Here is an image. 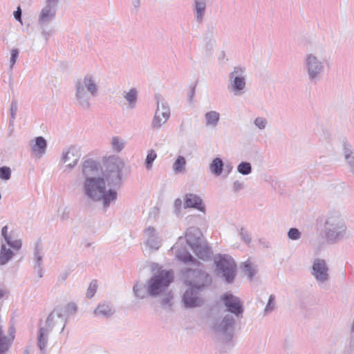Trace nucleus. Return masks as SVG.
Here are the masks:
<instances>
[{
	"mask_svg": "<svg viewBox=\"0 0 354 354\" xmlns=\"http://www.w3.org/2000/svg\"><path fill=\"white\" fill-rule=\"evenodd\" d=\"M100 176L97 178H87L83 183L84 195L93 202H102L104 209H107L110 205L118 199V192L115 189H106V183Z\"/></svg>",
	"mask_w": 354,
	"mask_h": 354,
	"instance_id": "1",
	"label": "nucleus"
},
{
	"mask_svg": "<svg viewBox=\"0 0 354 354\" xmlns=\"http://www.w3.org/2000/svg\"><path fill=\"white\" fill-rule=\"evenodd\" d=\"M99 86L92 74H86L75 83L74 103L81 110L91 109V100L97 96Z\"/></svg>",
	"mask_w": 354,
	"mask_h": 354,
	"instance_id": "2",
	"label": "nucleus"
},
{
	"mask_svg": "<svg viewBox=\"0 0 354 354\" xmlns=\"http://www.w3.org/2000/svg\"><path fill=\"white\" fill-rule=\"evenodd\" d=\"M322 230L324 237L328 244H336L347 237L345 221L337 211L329 212L326 215Z\"/></svg>",
	"mask_w": 354,
	"mask_h": 354,
	"instance_id": "3",
	"label": "nucleus"
},
{
	"mask_svg": "<svg viewBox=\"0 0 354 354\" xmlns=\"http://www.w3.org/2000/svg\"><path fill=\"white\" fill-rule=\"evenodd\" d=\"M124 165L122 160L115 156H110L104 162L102 171V178L109 188L116 190L122 183V170Z\"/></svg>",
	"mask_w": 354,
	"mask_h": 354,
	"instance_id": "4",
	"label": "nucleus"
},
{
	"mask_svg": "<svg viewBox=\"0 0 354 354\" xmlns=\"http://www.w3.org/2000/svg\"><path fill=\"white\" fill-rule=\"evenodd\" d=\"M174 281L171 270H161L153 274L148 281L149 296L156 297L164 293Z\"/></svg>",
	"mask_w": 354,
	"mask_h": 354,
	"instance_id": "5",
	"label": "nucleus"
},
{
	"mask_svg": "<svg viewBox=\"0 0 354 354\" xmlns=\"http://www.w3.org/2000/svg\"><path fill=\"white\" fill-rule=\"evenodd\" d=\"M304 68L307 73L308 80L317 84L324 75L325 60L313 53L307 54L304 60Z\"/></svg>",
	"mask_w": 354,
	"mask_h": 354,
	"instance_id": "6",
	"label": "nucleus"
},
{
	"mask_svg": "<svg viewBox=\"0 0 354 354\" xmlns=\"http://www.w3.org/2000/svg\"><path fill=\"white\" fill-rule=\"evenodd\" d=\"M1 236L5 243H2L0 250V266L6 265L14 256V252L10 248H7L6 244L14 250L21 249L22 242L20 239H14L12 232H8V227L3 226L1 228Z\"/></svg>",
	"mask_w": 354,
	"mask_h": 354,
	"instance_id": "7",
	"label": "nucleus"
},
{
	"mask_svg": "<svg viewBox=\"0 0 354 354\" xmlns=\"http://www.w3.org/2000/svg\"><path fill=\"white\" fill-rule=\"evenodd\" d=\"M216 270L227 283L234 281L236 276V263L228 254H218L214 257Z\"/></svg>",
	"mask_w": 354,
	"mask_h": 354,
	"instance_id": "8",
	"label": "nucleus"
},
{
	"mask_svg": "<svg viewBox=\"0 0 354 354\" xmlns=\"http://www.w3.org/2000/svg\"><path fill=\"white\" fill-rule=\"evenodd\" d=\"M212 283L210 274L202 270H187V279L185 283L189 287L203 292L209 287Z\"/></svg>",
	"mask_w": 354,
	"mask_h": 354,
	"instance_id": "9",
	"label": "nucleus"
},
{
	"mask_svg": "<svg viewBox=\"0 0 354 354\" xmlns=\"http://www.w3.org/2000/svg\"><path fill=\"white\" fill-rule=\"evenodd\" d=\"M228 77V91L236 96L243 94L246 86L245 68L234 66L232 71L229 73Z\"/></svg>",
	"mask_w": 354,
	"mask_h": 354,
	"instance_id": "10",
	"label": "nucleus"
},
{
	"mask_svg": "<svg viewBox=\"0 0 354 354\" xmlns=\"http://www.w3.org/2000/svg\"><path fill=\"white\" fill-rule=\"evenodd\" d=\"M235 319L232 315L227 314L222 319L218 320L214 330L216 335L221 337L223 342L229 344L232 342L234 334Z\"/></svg>",
	"mask_w": 354,
	"mask_h": 354,
	"instance_id": "11",
	"label": "nucleus"
},
{
	"mask_svg": "<svg viewBox=\"0 0 354 354\" xmlns=\"http://www.w3.org/2000/svg\"><path fill=\"white\" fill-rule=\"evenodd\" d=\"M155 100L157 108L151 122V128L153 129H158L169 118L170 109L167 102L160 94H156Z\"/></svg>",
	"mask_w": 354,
	"mask_h": 354,
	"instance_id": "12",
	"label": "nucleus"
},
{
	"mask_svg": "<svg viewBox=\"0 0 354 354\" xmlns=\"http://www.w3.org/2000/svg\"><path fill=\"white\" fill-rule=\"evenodd\" d=\"M221 299L226 308V311L236 317H241L244 311L243 303L239 297L231 292L224 293Z\"/></svg>",
	"mask_w": 354,
	"mask_h": 354,
	"instance_id": "13",
	"label": "nucleus"
},
{
	"mask_svg": "<svg viewBox=\"0 0 354 354\" xmlns=\"http://www.w3.org/2000/svg\"><path fill=\"white\" fill-rule=\"evenodd\" d=\"M328 271L329 268L324 259L320 258H316L314 259L312 266L311 274L319 285L328 281Z\"/></svg>",
	"mask_w": 354,
	"mask_h": 354,
	"instance_id": "14",
	"label": "nucleus"
},
{
	"mask_svg": "<svg viewBox=\"0 0 354 354\" xmlns=\"http://www.w3.org/2000/svg\"><path fill=\"white\" fill-rule=\"evenodd\" d=\"M44 257L43 245L41 239H39L35 244L32 262L34 272L37 274L39 279L43 277L44 273L43 269Z\"/></svg>",
	"mask_w": 354,
	"mask_h": 354,
	"instance_id": "15",
	"label": "nucleus"
},
{
	"mask_svg": "<svg viewBox=\"0 0 354 354\" xmlns=\"http://www.w3.org/2000/svg\"><path fill=\"white\" fill-rule=\"evenodd\" d=\"M80 157V149L75 146H71L64 149L60 162L61 163H66L71 161V162L66 165V168L71 170L77 165Z\"/></svg>",
	"mask_w": 354,
	"mask_h": 354,
	"instance_id": "16",
	"label": "nucleus"
},
{
	"mask_svg": "<svg viewBox=\"0 0 354 354\" xmlns=\"http://www.w3.org/2000/svg\"><path fill=\"white\" fill-rule=\"evenodd\" d=\"M201 292L197 290L189 287L185 290L182 297V301L185 308H192L201 306L203 301L199 297Z\"/></svg>",
	"mask_w": 354,
	"mask_h": 354,
	"instance_id": "17",
	"label": "nucleus"
},
{
	"mask_svg": "<svg viewBox=\"0 0 354 354\" xmlns=\"http://www.w3.org/2000/svg\"><path fill=\"white\" fill-rule=\"evenodd\" d=\"M145 245L151 250H157L162 245V239L152 226L146 227L143 232Z\"/></svg>",
	"mask_w": 354,
	"mask_h": 354,
	"instance_id": "18",
	"label": "nucleus"
},
{
	"mask_svg": "<svg viewBox=\"0 0 354 354\" xmlns=\"http://www.w3.org/2000/svg\"><path fill=\"white\" fill-rule=\"evenodd\" d=\"M102 171L101 164L97 160L89 158L84 160L82 164V172L84 179L87 178H97Z\"/></svg>",
	"mask_w": 354,
	"mask_h": 354,
	"instance_id": "19",
	"label": "nucleus"
},
{
	"mask_svg": "<svg viewBox=\"0 0 354 354\" xmlns=\"http://www.w3.org/2000/svg\"><path fill=\"white\" fill-rule=\"evenodd\" d=\"M57 9L44 6L39 15L38 24L41 28L48 26L56 16Z\"/></svg>",
	"mask_w": 354,
	"mask_h": 354,
	"instance_id": "20",
	"label": "nucleus"
},
{
	"mask_svg": "<svg viewBox=\"0 0 354 354\" xmlns=\"http://www.w3.org/2000/svg\"><path fill=\"white\" fill-rule=\"evenodd\" d=\"M184 208H194L201 212H205V207L201 198L194 194H186L184 198Z\"/></svg>",
	"mask_w": 354,
	"mask_h": 354,
	"instance_id": "21",
	"label": "nucleus"
},
{
	"mask_svg": "<svg viewBox=\"0 0 354 354\" xmlns=\"http://www.w3.org/2000/svg\"><path fill=\"white\" fill-rule=\"evenodd\" d=\"M115 313L113 304L110 301H102L100 302L94 310V314L96 316L104 318H110Z\"/></svg>",
	"mask_w": 354,
	"mask_h": 354,
	"instance_id": "22",
	"label": "nucleus"
},
{
	"mask_svg": "<svg viewBox=\"0 0 354 354\" xmlns=\"http://www.w3.org/2000/svg\"><path fill=\"white\" fill-rule=\"evenodd\" d=\"M202 237L203 234L201 230L196 227H190L185 232L186 242L190 248L203 242Z\"/></svg>",
	"mask_w": 354,
	"mask_h": 354,
	"instance_id": "23",
	"label": "nucleus"
},
{
	"mask_svg": "<svg viewBox=\"0 0 354 354\" xmlns=\"http://www.w3.org/2000/svg\"><path fill=\"white\" fill-rule=\"evenodd\" d=\"M30 148L35 156L40 158L46 153L47 141L42 136L36 137L35 139V143L30 145Z\"/></svg>",
	"mask_w": 354,
	"mask_h": 354,
	"instance_id": "24",
	"label": "nucleus"
},
{
	"mask_svg": "<svg viewBox=\"0 0 354 354\" xmlns=\"http://www.w3.org/2000/svg\"><path fill=\"white\" fill-rule=\"evenodd\" d=\"M194 254L202 260H208L212 255V251L207 243L201 242L198 245H195L191 248Z\"/></svg>",
	"mask_w": 354,
	"mask_h": 354,
	"instance_id": "25",
	"label": "nucleus"
},
{
	"mask_svg": "<svg viewBox=\"0 0 354 354\" xmlns=\"http://www.w3.org/2000/svg\"><path fill=\"white\" fill-rule=\"evenodd\" d=\"M343 155L350 172L354 176V151L353 147L347 142L343 143Z\"/></svg>",
	"mask_w": 354,
	"mask_h": 354,
	"instance_id": "26",
	"label": "nucleus"
},
{
	"mask_svg": "<svg viewBox=\"0 0 354 354\" xmlns=\"http://www.w3.org/2000/svg\"><path fill=\"white\" fill-rule=\"evenodd\" d=\"M64 315L62 314V311L60 308H55L53 312H51L48 316L46 324L47 327L50 329L54 326V325L57 322H54L55 317L60 319L61 322L63 323V326L62 328V331L64 330L66 324V319H64Z\"/></svg>",
	"mask_w": 354,
	"mask_h": 354,
	"instance_id": "27",
	"label": "nucleus"
},
{
	"mask_svg": "<svg viewBox=\"0 0 354 354\" xmlns=\"http://www.w3.org/2000/svg\"><path fill=\"white\" fill-rule=\"evenodd\" d=\"M10 336L6 337L0 327V354H6L8 352L15 337L12 333H10Z\"/></svg>",
	"mask_w": 354,
	"mask_h": 354,
	"instance_id": "28",
	"label": "nucleus"
},
{
	"mask_svg": "<svg viewBox=\"0 0 354 354\" xmlns=\"http://www.w3.org/2000/svg\"><path fill=\"white\" fill-rule=\"evenodd\" d=\"M123 97L128 102L129 108L136 107L138 97V91L136 88H131L129 91H124Z\"/></svg>",
	"mask_w": 354,
	"mask_h": 354,
	"instance_id": "29",
	"label": "nucleus"
},
{
	"mask_svg": "<svg viewBox=\"0 0 354 354\" xmlns=\"http://www.w3.org/2000/svg\"><path fill=\"white\" fill-rule=\"evenodd\" d=\"M133 292L136 297L138 299H145L149 296L148 283L136 282L133 287Z\"/></svg>",
	"mask_w": 354,
	"mask_h": 354,
	"instance_id": "30",
	"label": "nucleus"
},
{
	"mask_svg": "<svg viewBox=\"0 0 354 354\" xmlns=\"http://www.w3.org/2000/svg\"><path fill=\"white\" fill-rule=\"evenodd\" d=\"M204 117L206 127H215L219 122L220 114L216 111H210L207 112Z\"/></svg>",
	"mask_w": 354,
	"mask_h": 354,
	"instance_id": "31",
	"label": "nucleus"
},
{
	"mask_svg": "<svg viewBox=\"0 0 354 354\" xmlns=\"http://www.w3.org/2000/svg\"><path fill=\"white\" fill-rule=\"evenodd\" d=\"M176 258L185 263L197 265L199 262L187 251L176 250Z\"/></svg>",
	"mask_w": 354,
	"mask_h": 354,
	"instance_id": "32",
	"label": "nucleus"
},
{
	"mask_svg": "<svg viewBox=\"0 0 354 354\" xmlns=\"http://www.w3.org/2000/svg\"><path fill=\"white\" fill-rule=\"evenodd\" d=\"M224 168V162L219 157L214 158L209 165L211 172L216 176H220Z\"/></svg>",
	"mask_w": 354,
	"mask_h": 354,
	"instance_id": "33",
	"label": "nucleus"
},
{
	"mask_svg": "<svg viewBox=\"0 0 354 354\" xmlns=\"http://www.w3.org/2000/svg\"><path fill=\"white\" fill-rule=\"evenodd\" d=\"M48 329L40 328L38 335V346L40 350H44L47 345Z\"/></svg>",
	"mask_w": 354,
	"mask_h": 354,
	"instance_id": "34",
	"label": "nucleus"
},
{
	"mask_svg": "<svg viewBox=\"0 0 354 354\" xmlns=\"http://www.w3.org/2000/svg\"><path fill=\"white\" fill-rule=\"evenodd\" d=\"M206 8V4L204 0H195V10L196 12V20L200 21L202 20Z\"/></svg>",
	"mask_w": 354,
	"mask_h": 354,
	"instance_id": "35",
	"label": "nucleus"
},
{
	"mask_svg": "<svg viewBox=\"0 0 354 354\" xmlns=\"http://www.w3.org/2000/svg\"><path fill=\"white\" fill-rule=\"evenodd\" d=\"M56 308H60L62 311V314L64 315V319H68V317L71 315H73L76 313L77 307L75 303H68L64 307L57 306Z\"/></svg>",
	"mask_w": 354,
	"mask_h": 354,
	"instance_id": "36",
	"label": "nucleus"
},
{
	"mask_svg": "<svg viewBox=\"0 0 354 354\" xmlns=\"http://www.w3.org/2000/svg\"><path fill=\"white\" fill-rule=\"evenodd\" d=\"M252 170V165L249 162H241L237 166V171L244 176L251 174Z\"/></svg>",
	"mask_w": 354,
	"mask_h": 354,
	"instance_id": "37",
	"label": "nucleus"
},
{
	"mask_svg": "<svg viewBox=\"0 0 354 354\" xmlns=\"http://www.w3.org/2000/svg\"><path fill=\"white\" fill-rule=\"evenodd\" d=\"M185 158L182 156H179L173 165V169L176 173H180L185 169Z\"/></svg>",
	"mask_w": 354,
	"mask_h": 354,
	"instance_id": "38",
	"label": "nucleus"
},
{
	"mask_svg": "<svg viewBox=\"0 0 354 354\" xmlns=\"http://www.w3.org/2000/svg\"><path fill=\"white\" fill-rule=\"evenodd\" d=\"M18 110V102L16 100H12L10 104V118L9 120V125L13 126L14 122L17 116V113Z\"/></svg>",
	"mask_w": 354,
	"mask_h": 354,
	"instance_id": "39",
	"label": "nucleus"
},
{
	"mask_svg": "<svg viewBox=\"0 0 354 354\" xmlns=\"http://www.w3.org/2000/svg\"><path fill=\"white\" fill-rule=\"evenodd\" d=\"M157 158V154L153 149H150L147 152V155L145 159V166L148 170L152 168L153 162Z\"/></svg>",
	"mask_w": 354,
	"mask_h": 354,
	"instance_id": "40",
	"label": "nucleus"
},
{
	"mask_svg": "<svg viewBox=\"0 0 354 354\" xmlns=\"http://www.w3.org/2000/svg\"><path fill=\"white\" fill-rule=\"evenodd\" d=\"M112 148L117 152L121 151L124 147V142L119 137H113L111 140Z\"/></svg>",
	"mask_w": 354,
	"mask_h": 354,
	"instance_id": "41",
	"label": "nucleus"
},
{
	"mask_svg": "<svg viewBox=\"0 0 354 354\" xmlns=\"http://www.w3.org/2000/svg\"><path fill=\"white\" fill-rule=\"evenodd\" d=\"M275 308V296L274 295H270L268 303L264 309V314H268L274 310Z\"/></svg>",
	"mask_w": 354,
	"mask_h": 354,
	"instance_id": "42",
	"label": "nucleus"
},
{
	"mask_svg": "<svg viewBox=\"0 0 354 354\" xmlns=\"http://www.w3.org/2000/svg\"><path fill=\"white\" fill-rule=\"evenodd\" d=\"M243 270L250 279H252L256 274L254 269L252 267L251 263L248 261H246L243 264Z\"/></svg>",
	"mask_w": 354,
	"mask_h": 354,
	"instance_id": "43",
	"label": "nucleus"
},
{
	"mask_svg": "<svg viewBox=\"0 0 354 354\" xmlns=\"http://www.w3.org/2000/svg\"><path fill=\"white\" fill-rule=\"evenodd\" d=\"M301 233L296 227H291L288 232V237L292 241L298 240L301 238Z\"/></svg>",
	"mask_w": 354,
	"mask_h": 354,
	"instance_id": "44",
	"label": "nucleus"
},
{
	"mask_svg": "<svg viewBox=\"0 0 354 354\" xmlns=\"http://www.w3.org/2000/svg\"><path fill=\"white\" fill-rule=\"evenodd\" d=\"M11 177V169L10 167L3 166L0 167V178L3 180H8Z\"/></svg>",
	"mask_w": 354,
	"mask_h": 354,
	"instance_id": "45",
	"label": "nucleus"
},
{
	"mask_svg": "<svg viewBox=\"0 0 354 354\" xmlns=\"http://www.w3.org/2000/svg\"><path fill=\"white\" fill-rule=\"evenodd\" d=\"M172 299L173 295L171 292H169L162 298L160 301L161 306L170 308L172 306Z\"/></svg>",
	"mask_w": 354,
	"mask_h": 354,
	"instance_id": "46",
	"label": "nucleus"
},
{
	"mask_svg": "<svg viewBox=\"0 0 354 354\" xmlns=\"http://www.w3.org/2000/svg\"><path fill=\"white\" fill-rule=\"evenodd\" d=\"M97 288V281L95 280H93L90 283L89 286L87 289L86 297L88 299L92 298L96 292Z\"/></svg>",
	"mask_w": 354,
	"mask_h": 354,
	"instance_id": "47",
	"label": "nucleus"
},
{
	"mask_svg": "<svg viewBox=\"0 0 354 354\" xmlns=\"http://www.w3.org/2000/svg\"><path fill=\"white\" fill-rule=\"evenodd\" d=\"M254 124L259 129L263 130L266 127L268 124V121L267 119L265 118L257 117L255 118Z\"/></svg>",
	"mask_w": 354,
	"mask_h": 354,
	"instance_id": "48",
	"label": "nucleus"
},
{
	"mask_svg": "<svg viewBox=\"0 0 354 354\" xmlns=\"http://www.w3.org/2000/svg\"><path fill=\"white\" fill-rule=\"evenodd\" d=\"M19 50L17 48H13L10 51V70L12 71L14 65L16 63V61L19 56Z\"/></svg>",
	"mask_w": 354,
	"mask_h": 354,
	"instance_id": "49",
	"label": "nucleus"
},
{
	"mask_svg": "<svg viewBox=\"0 0 354 354\" xmlns=\"http://www.w3.org/2000/svg\"><path fill=\"white\" fill-rule=\"evenodd\" d=\"M239 235L241 236V239L244 241L245 243H250L251 242L252 238L248 232L243 227H241L239 232Z\"/></svg>",
	"mask_w": 354,
	"mask_h": 354,
	"instance_id": "50",
	"label": "nucleus"
},
{
	"mask_svg": "<svg viewBox=\"0 0 354 354\" xmlns=\"http://www.w3.org/2000/svg\"><path fill=\"white\" fill-rule=\"evenodd\" d=\"M183 202L180 198H176L174 201V213L177 216H179L180 215L181 212V207H182Z\"/></svg>",
	"mask_w": 354,
	"mask_h": 354,
	"instance_id": "51",
	"label": "nucleus"
},
{
	"mask_svg": "<svg viewBox=\"0 0 354 354\" xmlns=\"http://www.w3.org/2000/svg\"><path fill=\"white\" fill-rule=\"evenodd\" d=\"M13 15H14L15 19L17 21H19L21 24H22V19H21L22 11H21V9L20 6H18L17 8V10L15 11H14Z\"/></svg>",
	"mask_w": 354,
	"mask_h": 354,
	"instance_id": "52",
	"label": "nucleus"
},
{
	"mask_svg": "<svg viewBox=\"0 0 354 354\" xmlns=\"http://www.w3.org/2000/svg\"><path fill=\"white\" fill-rule=\"evenodd\" d=\"M243 188V184L239 180H236L233 183L234 192H238Z\"/></svg>",
	"mask_w": 354,
	"mask_h": 354,
	"instance_id": "53",
	"label": "nucleus"
},
{
	"mask_svg": "<svg viewBox=\"0 0 354 354\" xmlns=\"http://www.w3.org/2000/svg\"><path fill=\"white\" fill-rule=\"evenodd\" d=\"M70 216V210L68 207H65L60 216V218L62 221H66L69 218Z\"/></svg>",
	"mask_w": 354,
	"mask_h": 354,
	"instance_id": "54",
	"label": "nucleus"
},
{
	"mask_svg": "<svg viewBox=\"0 0 354 354\" xmlns=\"http://www.w3.org/2000/svg\"><path fill=\"white\" fill-rule=\"evenodd\" d=\"M233 169V165L231 162H227L224 164L223 171L226 173V176L229 175Z\"/></svg>",
	"mask_w": 354,
	"mask_h": 354,
	"instance_id": "55",
	"label": "nucleus"
},
{
	"mask_svg": "<svg viewBox=\"0 0 354 354\" xmlns=\"http://www.w3.org/2000/svg\"><path fill=\"white\" fill-rule=\"evenodd\" d=\"M59 0H46V6L57 9Z\"/></svg>",
	"mask_w": 354,
	"mask_h": 354,
	"instance_id": "56",
	"label": "nucleus"
},
{
	"mask_svg": "<svg viewBox=\"0 0 354 354\" xmlns=\"http://www.w3.org/2000/svg\"><path fill=\"white\" fill-rule=\"evenodd\" d=\"M68 274L66 272L61 273L59 276V279L61 281H64L68 277Z\"/></svg>",
	"mask_w": 354,
	"mask_h": 354,
	"instance_id": "57",
	"label": "nucleus"
},
{
	"mask_svg": "<svg viewBox=\"0 0 354 354\" xmlns=\"http://www.w3.org/2000/svg\"><path fill=\"white\" fill-rule=\"evenodd\" d=\"M195 95V86H193L189 93V100H192V97Z\"/></svg>",
	"mask_w": 354,
	"mask_h": 354,
	"instance_id": "58",
	"label": "nucleus"
},
{
	"mask_svg": "<svg viewBox=\"0 0 354 354\" xmlns=\"http://www.w3.org/2000/svg\"><path fill=\"white\" fill-rule=\"evenodd\" d=\"M42 29V35L45 37L46 39L47 40L48 37L51 35V32L45 30L44 28Z\"/></svg>",
	"mask_w": 354,
	"mask_h": 354,
	"instance_id": "59",
	"label": "nucleus"
},
{
	"mask_svg": "<svg viewBox=\"0 0 354 354\" xmlns=\"http://www.w3.org/2000/svg\"><path fill=\"white\" fill-rule=\"evenodd\" d=\"M133 5L136 8L140 6V0H133Z\"/></svg>",
	"mask_w": 354,
	"mask_h": 354,
	"instance_id": "60",
	"label": "nucleus"
},
{
	"mask_svg": "<svg viewBox=\"0 0 354 354\" xmlns=\"http://www.w3.org/2000/svg\"><path fill=\"white\" fill-rule=\"evenodd\" d=\"M4 295V291L0 288V299H1Z\"/></svg>",
	"mask_w": 354,
	"mask_h": 354,
	"instance_id": "61",
	"label": "nucleus"
},
{
	"mask_svg": "<svg viewBox=\"0 0 354 354\" xmlns=\"http://www.w3.org/2000/svg\"><path fill=\"white\" fill-rule=\"evenodd\" d=\"M39 354H45V349L44 350H40Z\"/></svg>",
	"mask_w": 354,
	"mask_h": 354,
	"instance_id": "62",
	"label": "nucleus"
}]
</instances>
